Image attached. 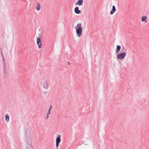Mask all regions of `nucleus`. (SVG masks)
<instances>
[{"label":"nucleus","instance_id":"16","mask_svg":"<svg viewBox=\"0 0 149 149\" xmlns=\"http://www.w3.org/2000/svg\"><path fill=\"white\" fill-rule=\"evenodd\" d=\"M52 108V106H50L49 109L48 110V113H47V114H48V115H49V114H50V110H51V109Z\"/></svg>","mask_w":149,"mask_h":149},{"label":"nucleus","instance_id":"19","mask_svg":"<svg viewBox=\"0 0 149 149\" xmlns=\"http://www.w3.org/2000/svg\"><path fill=\"white\" fill-rule=\"evenodd\" d=\"M49 115H48V114H47V115L46 116V119H47L49 117Z\"/></svg>","mask_w":149,"mask_h":149},{"label":"nucleus","instance_id":"17","mask_svg":"<svg viewBox=\"0 0 149 149\" xmlns=\"http://www.w3.org/2000/svg\"><path fill=\"white\" fill-rule=\"evenodd\" d=\"M47 92L46 91V92H44L43 93V94L44 95H47Z\"/></svg>","mask_w":149,"mask_h":149},{"label":"nucleus","instance_id":"8","mask_svg":"<svg viewBox=\"0 0 149 149\" xmlns=\"http://www.w3.org/2000/svg\"><path fill=\"white\" fill-rule=\"evenodd\" d=\"M37 44L38 45L39 48H41V42L40 38H38L37 39Z\"/></svg>","mask_w":149,"mask_h":149},{"label":"nucleus","instance_id":"2","mask_svg":"<svg viewBox=\"0 0 149 149\" xmlns=\"http://www.w3.org/2000/svg\"><path fill=\"white\" fill-rule=\"evenodd\" d=\"M25 149H33L31 139L28 138L27 140H25Z\"/></svg>","mask_w":149,"mask_h":149},{"label":"nucleus","instance_id":"6","mask_svg":"<svg viewBox=\"0 0 149 149\" xmlns=\"http://www.w3.org/2000/svg\"><path fill=\"white\" fill-rule=\"evenodd\" d=\"M3 73H4V77L5 79H6L7 77V72H6V62H3Z\"/></svg>","mask_w":149,"mask_h":149},{"label":"nucleus","instance_id":"20","mask_svg":"<svg viewBox=\"0 0 149 149\" xmlns=\"http://www.w3.org/2000/svg\"><path fill=\"white\" fill-rule=\"evenodd\" d=\"M68 63L69 65H70V63L69 62H68Z\"/></svg>","mask_w":149,"mask_h":149},{"label":"nucleus","instance_id":"9","mask_svg":"<svg viewBox=\"0 0 149 149\" xmlns=\"http://www.w3.org/2000/svg\"><path fill=\"white\" fill-rule=\"evenodd\" d=\"M83 2V0H78V1L75 3V5H78L79 6H81L82 5Z\"/></svg>","mask_w":149,"mask_h":149},{"label":"nucleus","instance_id":"13","mask_svg":"<svg viewBox=\"0 0 149 149\" xmlns=\"http://www.w3.org/2000/svg\"><path fill=\"white\" fill-rule=\"evenodd\" d=\"M121 46L120 45H118L116 47V53L117 54H118L121 49Z\"/></svg>","mask_w":149,"mask_h":149},{"label":"nucleus","instance_id":"15","mask_svg":"<svg viewBox=\"0 0 149 149\" xmlns=\"http://www.w3.org/2000/svg\"><path fill=\"white\" fill-rule=\"evenodd\" d=\"M36 10H39L40 9V3H38L37 4V7H36Z\"/></svg>","mask_w":149,"mask_h":149},{"label":"nucleus","instance_id":"3","mask_svg":"<svg viewBox=\"0 0 149 149\" xmlns=\"http://www.w3.org/2000/svg\"><path fill=\"white\" fill-rule=\"evenodd\" d=\"M40 84L44 88L46 89L48 88L49 84L48 80L45 77L41 79Z\"/></svg>","mask_w":149,"mask_h":149},{"label":"nucleus","instance_id":"10","mask_svg":"<svg viewBox=\"0 0 149 149\" xmlns=\"http://www.w3.org/2000/svg\"><path fill=\"white\" fill-rule=\"evenodd\" d=\"M74 12L76 14H79L81 13V11L79 9V8L76 7L74 8Z\"/></svg>","mask_w":149,"mask_h":149},{"label":"nucleus","instance_id":"21","mask_svg":"<svg viewBox=\"0 0 149 149\" xmlns=\"http://www.w3.org/2000/svg\"><path fill=\"white\" fill-rule=\"evenodd\" d=\"M1 55L2 56V57H3V54L2 53V52H1Z\"/></svg>","mask_w":149,"mask_h":149},{"label":"nucleus","instance_id":"7","mask_svg":"<svg viewBox=\"0 0 149 149\" xmlns=\"http://www.w3.org/2000/svg\"><path fill=\"white\" fill-rule=\"evenodd\" d=\"M61 135H58V136L57 137H56V147L57 148L59 145V143L61 141Z\"/></svg>","mask_w":149,"mask_h":149},{"label":"nucleus","instance_id":"1","mask_svg":"<svg viewBox=\"0 0 149 149\" xmlns=\"http://www.w3.org/2000/svg\"><path fill=\"white\" fill-rule=\"evenodd\" d=\"M75 28L76 30L77 36L79 37H80L82 34V28L81 27V23L77 24V26H75Z\"/></svg>","mask_w":149,"mask_h":149},{"label":"nucleus","instance_id":"5","mask_svg":"<svg viewBox=\"0 0 149 149\" xmlns=\"http://www.w3.org/2000/svg\"><path fill=\"white\" fill-rule=\"evenodd\" d=\"M126 55V53L125 52H123L122 53H120L117 55V57L119 59H123L125 58Z\"/></svg>","mask_w":149,"mask_h":149},{"label":"nucleus","instance_id":"11","mask_svg":"<svg viewBox=\"0 0 149 149\" xmlns=\"http://www.w3.org/2000/svg\"><path fill=\"white\" fill-rule=\"evenodd\" d=\"M147 17L146 16H143L141 17V21L142 22H147V21L146 20Z\"/></svg>","mask_w":149,"mask_h":149},{"label":"nucleus","instance_id":"18","mask_svg":"<svg viewBox=\"0 0 149 149\" xmlns=\"http://www.w3.org/2000/svg\"><path fill=\"white\" fill-rule=\"evenodd\" d=\"M2 59H3V62H5V60L4 57V56H3V57H2Z\"/></svg>","mask_w":149,"mask_h":149},{"label":"nucleus","instance_id":"4","mask_svg":"<svg viewBox=\"0 0 149 149\" xmlns=\"http://www.w3.org/2000/svg\"><path fill=\"white\" fill-rule=\"evenodd\" d=\"M28 138L31 139L30 137V131L29 129H26L25 130V140H27Z\"/></svg>","mask_w":149,"mask_h":149},{"label":"nucleus","instance_id":"14","mask_svg":"<svg viewBox=\"0 0 149 149\" xmlns=\"http://www.w3.org/2000/svg\"><path fill=\"white\" fill-rule=\"evenodd\" d=\"M5 120L6 122H8L9 120V116L8 114H6L5 116Z\"/></svg>","mask_w":149,"mask_h":149},{"label":"nucleus","instance_id":"12","mask_svg":"<svg viewBox=\"0 0 149 149\" xmlns=\"http://www.w3.org/2000/svg\"><path fill=\"white\" fill-rule=\"evenodd\" d=\"M116 10V8L114 6H113V8L112 10L110 12V14L111 15L113 14Z\"/></svg>","mask_w":149,"mask_h":149}]
</instances>
